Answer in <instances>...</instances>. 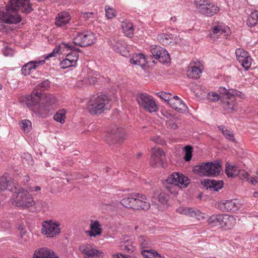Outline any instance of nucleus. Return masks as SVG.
I'll return each mask as SVG.
<instances>
[{
    "label": "nucleus",
    "instance_id": "nucleus-28",
    "mask_svg": "<svg viewBox=\"0 0 258 258\" xmlns=\"http://www.w3.org/2000/svg\"><path fill=\"white\" fill-rule=\"evenodd\" d=\"M137 198V194L136 197L132 195L130 197L124 198L120 201V204L126 208L135 210Z\"/></svg>",
    "mask_w": 258,
    "mask_h": 258
},
{
    "label": "nucleus",
    "instance_id": "nucleus-60",
    "mask_svg": "<svg viewBox=\"0 0 258 258\" xmlns=\"http://www.w3.org/2000/svg\"><path fill=\"white\" fill-rule=\"evenodd\" d=\"M3 23L5 22L0 20V32H6L8 29L7 27L3 24Z\"/></svg>",
    "mask_w": 258,
    "mask_h": 258
},
{
    "label": "nucleus",
    "instance_id": "nucleus-41",
    "mask_svg": "<svg viewBox=\"0 0 258 258\" xmlns=\"http://www.w3.org/2000/svg\"><path fill=\"white\" fill-rule=\"evenodd\" d=\"M218 127L227 139L232 141V142H235V139H234L233 134L231 132L226 129L225 127L222 125L218 126Z\"/></svg>",
    "mask_w": 258,
    "mask_h": 258
},
{
    "label": "nucleus",
    "instance_id": "nucleus-30",
    "mask_svg": "<svg viewBox=\"0 0 258 258\" xmlns=\"http://www.w3.org/2000/svg\"><path fill=\"white\" fill-rule=\"evenodd\" d=\"M90 231L89 232V234L91 236H96L101 234L102 229L101 228V225L99 222L97 221H91L90 224Z\"/></svg>",
    "mask_w": 258,
    "mask_h": 258
},
{
    "label": "nucleus",
    "instance_id": "nucleus-23",
    "mask_svg": "<svg viewBox=\"0 0 258 258\" xmlns=\"http://www.w3.org/2000/svg\"><path fill=\"white\" fill-rule=\"evenodd\" d=\"M221 227L225 229H231L236 223V219L233 216L227 215H221Z\"/></svg>",
    "mask_w": 258,
    "mask_h": 258
},
{
    "label": "nucleus",
    "instance_id": "nucleus-35",
    "mask_svg": "<svg viewBox=\"0 0 258 258\" xmlns=\"http://www.w3.org/2000/svg\"><path fill=\"white\" fill-rule=\"evenodd\" d=\"M74 47L73 46H71L68 43L62 42V43H61V44L60 45H59L58 46H56L53 49V50L52 52L49 53L48 55L46 56L45 57L44 59L45 60L48 59L49 57L54 56L55 54L59 53L61 51V49H62V48H63V49L67 48L68 50H71V49H73V48Z\"/></svg>",
    "mask_w": 258,
    "mask_h": 258
},
{
    "label": "nucleus",
    "instance_id": "nucleus-26",
    "mask_svg": "<svg viewBox=\"0 0 258 258\" xmlns=\"http://www.w3.org/2000/svg\"><path fill=\"white\" fill-rule=\"evenodd\" d=\"M8 175L4 174L3 176H0V191L9 190V191L14 190V186H16L14 184H11L8 180Z\"/></svg>",
    "mask_w": 258,
    "mask_h": 258
},
{
    "label": "nucleus",
    "instance_id": "nucleus-56",
    "mask_svg": "<svg viewBox=\"0 0 258 258\" xmlns=\"http://www.w3.org/2000/svg\"><path fill=\"white\" fill-rule=\"evenodd\" d=\"M219 91L220 94H223V98L226 97L229 98V95L232 94V93H229V92L224 87L220 88Z\"/></svg>",
    "mask_w": 258,
    "mask_h": 258
},
{
    "label": "nucleus",
    "instance_id": "nucleus-34",
    "mask_svg": "<svg viewBox=\"0 0 258 258\" xmlns=\"http://www.w3.org/2000/svg\"><path fill=\"white\" fill-rule=\"evenodd\" d=\"M120 249L127 252H132L134 251L135 248L133 245V242L130 239L124 240L121 241L119 244Z\"/></svg>",
    "mask_w": 258,
    "mask_h": 258
},
{
    "label": "nucleus",
    "instance_id": "nucleus-54",
    "mask_svg": "<svg viewBox=\"0 0 258 258\" xmlns=\"http://www.w3.org/2000/svg\"><path fill=\"white\" fill-rule=\"evenodd\" d=\"M208 98L211 101H216L220 99L221 97H220L217 93L212 92L208 93Z\"/></svg>",
    "mask_w": 258,
    "mask_h": 258
},
{
    "label": "nucleus",
    "instance_id": "nucleus-3",
    "mask_svg": "<svg viewBox=\"0 0 258 258\" xmlns=\"http://www.w3.org/2000/svg\"><path fill=\"white\" fill-rule=\"evenodd\" d=\"M111 107V102L105 95H101L91 99L88 105V109L92 114H100Z\"/></svg>",
    "mask_w": 258,
    "mask_h": 258
},
{
    "label": "nucleus",
    "instance_id": "nucleus-19",
    "mask_svg": "<svg viewBox=\"0 0 258 258\" xmlns=\"http://www.w3.org/2000/svg\"><path fill=\"white\" fill-rule=\"evenodd\" d=\"M176 212L180 214L195 217L199 220L205 219V214L197 209L193 210L190 208L180 207L176 209Z\"/></svg>",
    "mask_w": 258,
    "mask_h": 258
},
{
    "label": "nucleus",
    "instance_id": "nucleus-62",
    "mask_svg": "<svg viewBox=\"0 0 258 258\" xmlns=\"http://www.w3.org/2000/svg\"><path fill=\"white\" fill-rule=\"evenodd\" d=\"M114 258H131L128 255H124L121 253H116L113 255Z\"/></svg>",
    "mask_w": 258,
    "mask_h": 258
},
{
    "label": "nucleus",
    "instance_id": "nucleus-32",
    "mask_svg": "<svg viewBox=\"0 0 258 258\" xmlns=\"http://www.w3.org/2000/svg\"><path fill=\"white\" fill-rule=\"evenodd\" d=\"M180 124V119L176 116H171L170 118L166 121V125L168 128L176 130Z\"/></svg>",
    "mask_w": 258,
    "mask_h": 258
},
{
    "label": "nucleus",
    "instance_id": "nucleus-44",
    "mask_svg": "<svg viewBox=\"0 0 258 258\" xmlns=\"http://www.w3.org/2000/svg\"><path fill=\"white\" fill-rule=\"evenodd\" d=\"M142 254L146 258H157V256L161 257V255L156 251L147 248L142 250Z\"/></svg>",
    "mask_w": 258,
    "mask_h": 258
},
{
    "label": "nucleus",
    "instance_id": "nucleus-55",
    "mask_svg": "<svg viewBox=\"0 0 258 258\" xmlns=\"http://www.w3.org/2000/svg\"><path fill=\"white\" fill-rule=\"evenodd\" d=\"M3 53L6 56H12L14 53V51L11 48L6 46L3 49Z\"/></svg>",
    "mask_w": 258,
    "mask_h": 258
},
{
    "label": "nucleus",
    "instance_id": "nucleus-6",
    "mask_svg": "<svg viewBox=\"0 0 258 258\" xmlns=\"http://www.w3.org/2000/svg\"><path fill=\"white\" fill-rule=\"evenodd\" d=\"M194 4L198 12L207 17H211L217 14L219 8L209 0H194Z\"/></svg>",
    "mask_w": 258,
    "mask_h": 258
},
{
    "label": "nucleus",
    "instance_id": "nucleus-1",
    "mask_svg": "<svg viewBox=\"0 0 258 258\" xmlns=\"http://www.w3.org/2000/svg\"><path fill=\"white\" fill-rule=\"evenodd\" d=\"M41 94L33 92L27 98L26 103L33 111L38 114L46 115L56 107V99L52 95L41 98Z\"/></svg>",
    "mask_w": 258,
    "mask_h": 258
},
{
    "label": "nucleus",
    "instance_id": "nucleus-9",
    "mask_svg": "<svg viewBox=\"0 0 258 258\" xmlns=\"http://www.w3.org/2000/svg\"><path fill=\"white\" fill-rule=\"evenodd\" d=\"M94 34L91 32L77 33L74 37L73 42L81 47H86L93 44L95 42Z\"/></svg>",
    "mask_w": 258,
    "mask_h": 258
},
{
    "label": "nucleus",
    "instance_id": "nucleus-11",
    "mask_svg": "<svg viewBox=\"0 0 258 258\" xmlns=\"http://www.w3.org/2000/svg\"><path fill=\"white\" fill-rule=\"evenodd\" d=\"M152 55L162 63L170 61V55L166 50L158 45H152L150 48Z\"/></svg>",
    "mask_w": 258,
    "mask_h": 258
},
{
    "label": "nucleus",
    "instance_id": "nucleus-22",
    "mask_svg": "<svg viewBox=\"0 0 258 258\" xmlns=\"http://www.w3.org/2000/svg\"><path fill=\"white\" fill-rule=\"evenodd\" d=\"M79 250L84 254L85 258H97L98 257V250L91 248L89 245H82L80 246Z\"/></svg>",
    "mask_w": 258,
    "mask_h": 258
},
{
    "label": "nucleus",
    "instance_id": "nucleus-42",
    "mask_svg": "<svg viewBox=\"0 0 258 258\" xmlns=\"http://www.w3.org/2000/svg\"><path fill=\"white\" fill-rule=\"evenodd\" d=\"M138 242L142 248H149L151 246V242L148 238L145 236H141L138 238Z\"/></svg>",
    "mask_w": 258,
    "mask_h": 258
},
{
    "label": "nucleus",
    "instance_id": "nucleus-4",
    "mask_svg": "<svg viewBox=\"0 0 258 258\" xmlns=\"http://www.w3.org/2000/svg\"><path fill=\"white\" fill-rule=\"evenodd\" d=\"M221 170V165L218 162L202 163L193 167V172L200 176H217Z\"/></svg>",
    "mask_w": 258,
    "mask_h": 258
},
{
    "label": "nucleus",
    "instance_id": "nucleus-2",
    "mask_svg": "<svg viewBox=\"0 0 258 258\" xmlns=\"http://www.w3.org/2000/svg\"><path fill=\"white\" fill-rule=\"evenodd\" d=\"M14 193L11 197V203L13 205L27 209L35 205V202L31 194L23 187L18 188L14 186Z\"/></svg>",
    "mask_w": 258,
    "mask_h": 258
},
{
    "label": "nucleus",
    "instance_id": "nucleus-7",
    "mask_svg": "<svg viewBox=\"0 0 258 258\" xmlns=\"http://www.w3.org/2000/svg\"><path fill=\"white\" fill-rule=\"evenodd\" d=\"M136 100L139 105L149 112H154L158 110V107L154 99L147 93L138 94Z\"/></svg>",
    "mask_w": 258,
    "mask_h": 258
},
{
    "label": "nucleus",
    "instance_id": "nucleus-47",
    "mask_svg": "<svg viewBox=\"0 0 258 258\" xmlns=\"http://www.w3.org/2000/svg\"><path fill=\"white\" fill-rule=\"evenodd\" d=\"M50 87V81L48 80H46L39 84L36 88V91L35 92H39L47 90Z\"/></svg>",
    "mask_w": 258,
    "mask_h": 258
},
{
    "label": "nucleus",
    "instance_id": "nucleus-63",
    "mask_svg": "<svg viewBox=\"0 0 258 258\" xmlns=\"http://www.w3.org/2000/svg\"><path fill=\"white\" fill-rule=\"evenodd\" d=\"M1 226L6 229H9L11 228L10 224L7 221L2 222Z\"/></svg>",
    "mask_w": 258,
    "mask_h": 258
},
{
    "label": "nucleus",
    "instance_id": "nucleus-12",
    "mask_svg": "<svg viewBox=\"0 0 258 258\" xmlns=\"http://www.w3.org/2000/svg\"><path fill=\"white\" fill-rule=\"evenodd\" d=\"M225 173L228 177H235L238 176L242 180L249 181V174L244 170H239L235 165H230L227 163L225 165Z\"/></svg>",
    "mask_w": 258,
    "mask_h": 258
},
{
    "label": "nucleus",
    "instance_id": "nucleus-50",
    "mask_svg": "<svg viewBox=\"0 0 258 258\" xmlns=\"http://www.w3.org/2000/svg\"><path fill=\"white\" fill-rule=\"evenodd\" d=\"M75 66V64L73 63L69 59H64L60 63L59 66L61 69H65L69 67Z\"/></svg>",
    "mask_w": 258,
    "mask_h": 258
},
{
    "label": "nucleus",
    "instance_id": "nucleus-14",
    "mask_svg": "<svg viewBox=\"0 0 258 258\" xmlns=\"http://www.w3.org/2000/svg\"><path fill=\"white\" fill-rule=\"evenodd\" d=\"M237 59L245 70H248L252 63V58L249 53L241 48H237L235 51Z\"/></svg>",
    "mask_w": 258,
    "mask_h": 258
},
{
    "label": "nucleus",
    "instance_id": "nucleus-64",
    "mask_svg": "<svg viewBox=\"0 0 258 258\" xmlns=\"http://www.w3.org/2000/svg\"><path fill=\"white\" fill-rule=\"evenodd\" d=\"M29 180L30 177L28 175L23 176L22 183L24 185H25Z\"/></svg>",
    "mask_w": 258,
    "mask_h": 258
},
{
    "label": "nucleus",
    "instance_id": "nucleus-17",
    "mask_svg": "<svg viewBox=\"0 0 258 258\" xmlns=\"http://www.w3.org/2000/svg\"><path fill=\"white\" fill-rule=\"evenodd\" d=\"M165 158L164 152L160 148H153L150 158V165L152 166H162Z\"/></svg>",
    "mask_w": 258,
    "mask_h": 258
},
{
    "label": "nucleus",
    "instance_id": "nucleus-38",
    "mask_svg": "<svg viewBox=\"0 0 258 258\" xmlns=\"http://www.w3.org/2000/svg\"><path fill=\"white\" fill-rule=\"evenodd\" d=\"M158 41L163 45H167L172 42L173 36L171 34H160L157 36Z\"/></svg>",
    "mask_w": 258,
    "mask_h": 258
},
{
    "label": "nucleus",
    "instance_id": "nucleus-10",
    "mask_svg": "<svg viewBox=\"0 0 258 258\" xmlns=\"http://www.w3.org/2000/svg\"><path fill=\"white\" fill-rule=\"evenodd\" d=\"M125 137V130L122 128H114L105 137V141L109 145L120 144Z\"/></svg>",
    "mask_w": 258,
    "mask_h": 258
},
{
    "label": "nucleus",
    "instance_id": "nucleus-24",
    "mask_svg": "<svg viewBox=\"0 0 258 258\" xmlns=\"http://www.w3.org/2000/svg\"><path fill=\"white\" fill-rule=\"evenodd\" d=\"M70 20V16L68 12H60L56 18L55 25L58 27H62L68 24Z\"/></svg>",
    "mask_w": 258,
    "mask_h": 258
},
{
    "label": "nucleus",
    "instance_id": "nucleus-25",
    "mask_svg": "<svg viewBox=\"0 0 258 258\" xmlns=\"http://www.w3.org/2000/svg\"><path fill=\"white\" fill-rule=\"evenodd\" d=\"M152 203L157 204L158 206L159 204L166 205L167 204L168 197L164 193L154 192L152 198Z\"/></svg>",
    "mask_w": 258,
    "mask_h": 258
},
{
    "label": "nucleus",
    "instance_id": "nucleus-53",
    "mask_svg": "<svg viewBox=\"0 0 258 258\" xmlns=\"http://www.w3.org/2000/svg\"><path fill=\"white\" fill-rule=\"evenodd\" d=\"M157 95L162 99L164 100L165 102H167L169 104V100L171 97V94L167 93L165 92H160L157 93Z\"/></svg>",
    "mask_w": 258,
    "mask_h": 258
},
{
    "label": "nucleus",
    "instance_id": "nucleus-13",
    "mask_svg": "<svg viewBox=\"0 0 258 258\" xmlns=\"http://www.w3.org/2000/svg\"><path fill=\"white\" fill-rule=\"evenodd\" d=\"M167 183L186 187L189 183V179L182 174L174 172L166 179Z\"/></svg>",
    "mask_w": 258,
    "mask_h": 258
},
{
    "label": "nucleus",
    "instance_id": "nucleus-27",
    "mask_svg": "<svg viewBox=\"0 0 258 258\" xmlns=\"http://www.w3.org/2000/svg\"><path fill=\"white\" fill-rule=\"evenodd\" d=\"M171 107L180 113H183L187 111V107L181 100H170Z\"/></svg>",
    "mask_w": 258,
    "mask_h": 258
},
{
    "label": "nucleus",
    "instance_id": "nucleus-16",
    "mask_svg": "<svg viewBox=\"0 0 258 258\" xmlns=\"http://www.w3.org/2000/svg\"><path fill=\"white\" fill-rule=\"evenodd\" d=\"M218 208L223 212H235L240 207V204L236 200H226L218 204Z\"/></svg>",
    "mask_w": 258,
    "mask_h": 258
},
{
    "label": "nucleus",
    "instance_id": "nucleus-40",
    "mask_svg": "<svg viewBox=\"0 0 258 258\" xmlns=\"http://www.w3.org/2000/svg\"><path fill=\"white\" fill-rule=\"evenodd\" d=\"M221 215H213L210 217L207 220L208 224L211 227L217 226H221Z\"/></svg>",
    "mask_w": 258,
    "mask_h": 258
},
{
    "label": "nucleus",
    "instance_id": "nucleus-52",
    "mask_svg": "<svg viewBox=\"0 0 258 258\" xmlns=\"http://www.w3.org/2000/svg\"><path fill=\"white\" fill-rule=\"evenodd\" d=\"M106 16L108 19H112L115 16V10L109 7H105Z\"/></svg>",
    "mask_w": 258,
    "mask_h": 258
},
{
    "label": "nucleus",
    "instance_id": "nucleus-15",
    "mask_svg": "<svg viewBox=\"0 0 258 258\" xmlns=\"http://www.w3.org/2000/svg\"><path fill=\"white\" fill-rule=\"evenodd\" d=\"M231 33L230 29L228 27L224 25L222 23L218 22L215 23L212 27L209 37L213 39H215L222 34L225 36H228Z\"/></svg>",
    "mask_w": 258,
    "mask_h": 258
},
{
    "label": "nucleus",
    "instance_id": "nucleus-59",
    "mask_svg": "<svg viewBox=\"0 0 258 258\" xmlns=\"http://www.w3.org/2000/svg\"><path fill=\"white\" fill-rule=\"evenodd\" d=\"M28 67H29V66L27 65V64H25V65L23 66V67L22 68V74H24L25 76L28 75L31 73V71Z\"/></svg>",
    "mask_w": 258,
    "mask_h": 258
},
{
    "label": "nucleus",
    "instance_id": "nucleus-61",
    "mask_svg": "<svg viewBox=\"0 0 258 258\" xmlns=\"http://www.w3.org/2000/svg\"><path fill=\"white\" fill-rule=\"evenodd\" d=\"M26 230L20 232V237L22 239L23 241L25 242H26L27 241V240H28V238L26 237V236L25 235H26Z\"/></svg>",
    "mask_w": 258,
    "mask_h": 258
},
{
    "label": "nucleus",
    "instance_id": "nucleus-43",
    "mask_svg": "<svg viewBox=\"0 0 258 258\" xmlns=\"http://www.w3.org/2000/svg\"><path fill=\"white\" fill-rule=\"evenodd\" d=\"M110 45L112 49L117 52H121L122 48L124 47L123 44L121 41L113 39L110 41Z\"/></svg>",
    "mask_w": 258,
    "mask_h": 258
},
{
    "label": "nucleus",
    "instance_id": "nucleus-45",
    "mask_svg": "<svg viewBox=\"0 0 258 258\" xmlns=\"http://www.w3.org/2000/svg\"><path fill=\"white\" fill-rule=\"evenodd\" d=\"M66 118V112L63 110H61L57 112L53 116L55 120L60 123H64Z\"/></svg>",
    "mask_w": 258,
    "mask_h": 258
},
{
    "label": "nucleus",
    "instance_id": "nucleus-48",
    "mask_svg": "<svg viewBox=\"0 0 258 258\" xmlns=\"http://www.w3.org/2000/svg\"><path fill=\"white\" fill-rule=\"evenodd\" d=\"M21 126L25 132L28 133L31 129V122L27 119L23 120L22 121Z\"/></svg>",
    "mask_w": 258,
    "mask_h": 258
},
{
    "label": "nucleus",
    "instance_id": "nucleus-33",
    "mask_svg": "<svg viewBox=\"0 0 258 258\" xmlns=\"http://www.w3.org/2000/svg\"><path fill=\"white\" fill-rule=\"evenodd\" d=\"M202 74L200 68L196 66H190L187 71V76L188 78L197 79L200 78Z\"/></svg>",
    "mask_w": 258,
    "mask_h": 258
},
{
    "label": "nucleus",
    "instance_id": "nucleus-8",
    "mask_svg": "<svg viewBox=\"0 0 258 258\" xmlns=\"http://www.w3.org/2000/svg\"><path fill=\"white\" fill-rule=\"evenodd\" d=\"M60 224L52 220H46L42 222L41 233L47 237L53 238L60 233Z\"/></svg>",
    "mask_w": 258,
    "mask_h": 258
},
{
    "label": "nucleus",
    "instance_id": "nucleus-57",
    "mask_svg": "<svg viewBox=\"0 0 258 258\" xmlns=\"http://www.w3.org/2000/svg\"><path fill=\"white\" fill-rule=\"evenodd\" d=\"M84 81L87 84L91 85L94 84L96 82V78L88 76L87 78L84 79Z\"/></svg>",
    "mask_w": 258,
    "mask_h": 258
},
{
    "label": "nucleus",
    "instance_id": "nucleus-29",
    "mask_svg": "<svg viewBox=\"0 0 258 258\" xmlns=\"http://www.w3.org/2000/svg\"><path fill=\"white\" fill-rule=\"evenodd\" d=\"M130 62L132 64L141 67L144 66L147 62L146 58L142 53H136L133 55Z\"/></svg>",
    "mask_w": 258,
    "mask_h": 258
},
{
    "label": "nucleus",
    "instance_id": "nucleus-46",
    "mask_svg": "<svg viewBox=\"0 0 258 258\" xmlns=\"http://www.w3.org/2000/svg\"><path fill=\"white\" fill-rule=\"evenodd\" d=\"M185 152V155L184 159L186 161H189L192 157V153L193 152V148L190 146H186L183 149Z\"/></svg>",
    "mask_w": 258,
    "mask_h": 258
},
{
    "label": "nucleus",
    "instance_id": "nucleus-5",
    "mask_svg": "<svg viewBox=\"0 0 258 258\" xmlns=\"http://www.w3.org/2000/svg\"><path fill=\"white\" fill-rule=\"evenodd\" d=\"M0 20L5 23L17 24L21 21V17L16 7L9 2L5 8H0Z\"/></svg>",
    "mask_w": 258,
    "mask_h": 258
},
{
    "label": "nucleus",
    "instance_id": "nucleus-49",
    "mask_svg": "<svg viewBox=\"0 0 258 258\" xmlns=\"http://www.w3.org/2000/svg\"><path fill=\"white\" fill-rule=\"evenodd\" d=\"M66 57L76 64L79 57V54L77 51H72L67 54Z\"/></svg>",
    "mask_w": 258,
    "mask_h": 258
},
{
    "label": "nucleus",
    "instance_id": "nucleus-36",
    "mask_svg": "<svg viewBox=\"0 0 258 258\" xmlns=\"http://www.w3.org/2000/svg\"><path fill=\"white\" fill-rule=\"evenodd\" d=\"M121 27L123 33L127 37H131L134 33V29L133 25L129 22H123L121 24Z\"/></svg>",
    "mask_w": 258,
    "mask_h": 258
},
{
    "label": "nucleus",
    "instance_id": "nucleus-37",
    "mask_svg": "<svg viewBox=\"0 0 258 258\" xmlns=\"http://www.w3.org/2000/svg\"><path fill=\"white\" fill-rule=\"evenodd\" d=\"M226 100L223 102V106L225 110L232 111L235 109V104L234 102V98L232 94L229 95V98L225 97Z\"/></svg>",
    "mask_w": 258,
    "mask_h": 258
},
{
    "label": "nucleus",
    "instance_id": "nucleus-18",
    "mask_svg": "<svg viewBox=\"0 0 258 258\" xmlns=\"http://www.w3.org/2000/svg\"><path fill=\"white\" fill-rule=\"evenodd\" d=\"M12 5L15 6L17 10L26 14L30 13L32 11L31 4L29 0H10Z\"/></svg>",
    "mask_w": 258,
    "mask_h": 258
},
{
    "label": "nucleus",
    "instance_id": "nucleus-39",
    "mask_svg": "<svg viewBox=\"0 0 258 258\" xmlns=\"http://www.w3.org/2000/svg\"><path fill=\"white\" fill-rule=\"evenodd\" d=\"M257 23H258V11H255L252 12L248 17L247 24L249 27H252Z\"/></svg>",
    "mask_w": 258,
    "mask_h": 258
},
{
    "label": "nucleus",
    "instance_id": "nucleus-20",
    "mask_svg": "<svg viewBox=\"0 0 258 258\" xmlns=\"http://www.w3.org/2000/svg\"><path fill=\"white\" fill-rule=\"evenodd\" d=\"M135 210L148 211L151 207L150 203L147 201V197L143 194H137Z\"/></svg>",
    "mask_w": 258,
    "mask_h": 258
},
{
    "label": "nucleus",
    "instance_id": "nucleus-58",
    "mask_svg": "<svg viewBox=\"0 0 258 258\" xmlns=\"http://www.w3.org/2000/svg\"><path fill=\"white\" fill-rule=\"evenodd\" d=\"M151 140L156 144L164 145L165 143V142L159 136L153 137Z\"/></svg>",
    "mask_w": 258,
    "mask_h": 258
},
{
    "label": "nucleus",
    "instance_id": "nucleus-51",
    "mask_svg": "<svg viewBox=\"0 0 258 258\" xmlns=\"http://www.w3.org/2000/svg\"><path fill=\"white\" fill-rule=\"evenodd\" d=\"M44 62L45 59L40 61H30L26 64L27 65L29 66L28 67L30 69V70L32 71L33 70H35L38 65L43 64Z\"/></svg>",
    "mask_w": 258,
    "mask_h": 258
},
{
    "label": "nucleus",
    "instance_id": "nucleus-21",
    "mask_svg": "<svg viewBox=\"0 0 258 258\" xmlns=\"http://www.w3.org/2000/svg\"><path fill=\"white\" fill-rule=\"evenodd\" d=\"M33 257V258H58L52 250L46 247H42L36 250Z\"/></svg>",
    "mask_w": 258,
    "mask_h": 258
},
{
    "label": "nucleus",
    "instance_id": "nucleus-31",
    "mask_svg": "<svg viewBox=\"0 0 258 258\" xmlns=\"http://www.w3.org/2000/svg\"><path fill=\"white\" fill-rule=\"evenodd\" d=\"M205 185L207 188H212L214 191H218L223 187V181L216 180H207L205 182Z\"/></svg>",
    "mask_w": 258,
    "mask_h": 258
}]
</instances>
